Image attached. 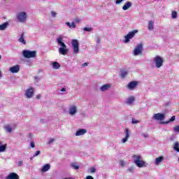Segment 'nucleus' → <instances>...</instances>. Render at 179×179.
Returning a JSON list of instances; mask_svg holds the SVG:
<instances>
[{
    "instance_id": "nucleus-1",
    "label": "nucleus",
    "mask_w": 179,
    "mask_h": 179,
    "mask_svg": "<svg viewBox=\"0 0 179 179\" xmlns=\"http://www.w3.org/2000/svg\"><path fill=\"white\" fill-rule=\"evenodd\" d=\"M133 162L137 167L142 169V167H146V162L142 159V157L141 155H134L132 156Z\"/></svg>"
},
{
    "instance_id": "nucleus-2",
    "label": "nucleus",
    "mask_w": 179,
    "mask_h": 179,
    "mask_svg": "<svg viewBox=\"0 0 179 179\" xmlns=\"http://www.w3.org/2000/svg\"><path fill=\"white\" fill-rule=\"evenodd\" d=\"M36 55H37V52L35 50H24L22 51L24 58H36Z\"/></svg>"
},
{
    "instance_id": "nucleus-3",
    "label": "nucleus",
    "mask_w": 179,
    "mask_h": 179,
    "mask_svg": "<svg viewBox=\"0 0 179 179\" xmlns=\"http://www.w3.org/2000/svg\"><path fill=\"white\" fill-rule=\"evenodd\" d=\"M153 62L156 68L159 69L163 66V64H164V59H163L162 57L157 55L154 57Z\"/></svg>"
},
{
    "instance_id": "nucleus-4",
    "label": "nucleus",
    "mask_w": 179,
    "mask_h": 179,
    "mask_svg": "<svg viewBox=\"0 0 179 179\" xmlns=\"http://www.w3.org/2000/svg\"><path fill=\"white\" fill-rule=\"evenodd\" d=\"M136 33H138V30L136 29L129 32L128 34L124 36V43H129L130 40L135 37V34H136Z\"/></svg>"
},
{
    "instance_id": "nucleus-5",
    "label": "nucleus",
    "mask_w": 179,
    "mask_h": 179,
    "mask_svg": "<svg viewBox=\"0 0 179 179\" xmlns=\"http://www.w3.org/2000/svg\"><path fill=\"white\" fill-rule=\"evenodd\" d=\"M17 19L18 22L21 23H24L27 19V13L26 12H20L17 14Z\"/></svg>"
},
{
    "instance_id": "nucleus-6",
    "label": "nucleus",
    "mask_w": 179,
    "mask_h": 179,
    "mask_svg": "<svg viewBox=\"0 0 179 179\" xmlns=\"http://www.w3.org/2000/svg\"><path fill=\"white\" fill-rule=\"evenodd\" d=\"M34 96V88L33 87H29L24 92V96L27 99H31Z\"/></svg>"
},
{
    "instance_id": "nucleus-7",
    "label": "nucleus",
    "mask_w": 179,
    "mask_h": 179,
    "mask_svg": "<svg viewBox=\"0 0 179 179\" xmlns=\"http://www.w3.org/2000/svg\"><path fill=\"white\" fill-rule=\"evenodd\" d=\"M71 45L73 50V54H78L79 52V41L76 39L71 41Z\"/></svg>"
},
{
    "instance_id": "nucleus-8",
    "label": "nucleus",
    "mask_w": 179,
    "mask_h": 179,
    "mask_svg": "<svg viewBox=\"0 0 179 179\" xmlns=\"http://www.w3.org/2000/svg\"><path fill=\"white\" fill-rule=\"evenodd\" d=\"M68 113L71 117L76 115V114H78V106H76V105H71L69 107Z\"/></svg>"
},
{
    "instance_id": "nucleus-9",
    "label": "nucleus",
    "mask_w": 179,
    "mask_h": 179,
    "mask_svg": "<svg viewBox=\"0 0 179 179\" xmlns=\"http://www.w3.org/2000/svg\"><path fill=\"white\" fill-rule=\"evenodd\" d=\"M143 50V46L142 45V44L137 45L133 51L134 55L135 57H137V55H141V54H142Z\"/></svg>"
},
{
    "instance_id": "nucleus-10",
    "label": "nucleus",
    "mask_w": 179,
    "mask_h": 179,
    "mask_svg": "<svg viewBox=\"0 0 179 179\" xmlns=\"http://www.w3.org/2000/svg\"><path fill=\"white\" fill-rule=\"evenodd\" d=\"M164 118H166L164 113H155L152 116V120H155L156 121H163Z\"/></svg>"
},
{
    "instance_id": "nucleus-11",
    "label": "nucleus",
    "mask_w": 179,
    "mask_h": 179,
    "mask_svg": "<svg viewBox=\"0 0 179 179\" xmlns=\"http://www.w3.org/2000/svg\"><path fill=\"white\" fill-rule=\"evenodd\" d=\"M56 42L57 43L58 45H60V47L66 46L65 43H64V36L62 35H60L56 38Z\"/></svg>"
},
{
    "instance_id": "nucleus-12",
    "label": "nucleus",
    "mask_w": 179,
    "mask_h": 179,
    "mask_svg": "<svg viewBox=\"0 0 179 179\" xmlns=\"http://www.w3.org/2000/svg\"><path fill=\"white\" fill-rule=\"evenodd\" d=\"M136 86H138V82L132 81V82H130L128 83L127 89H129V90H134V89H135V87H136Z\"/></svg>"
},
{
    "instance_id": "nucleus-13",
    "label": "nucleus",
    "mask_w": 179,
    "mask_h": 179,
    "mask_svg": "<svg viewBox=\"0 0 179 179\" xmlns=\"http://www.w3.org/2000/svg\"><path fill=\"white\" fill-rule=\"evenodd\" d=\"M9 71L10 72H11V73H17V72L20 71V66L17 64L15 66H13L9 69Z\"/></svg>"
},
{
    "instance_id": "nucleus-14",
    "label": "nucleus",
    "mask_w": 179,
    "mask_h": 179,
    "mask_svg": "<svg viewBox=\"0 0 179 179\" xmlns=\"http://www.w3.org/2000/svg\"><path fill=\"white\" fill-rule=\"evenodd\" d=\"M134 101H135V97L129 96L126 99L125 104H127V106H132V104H134Z\"/></svg>"
},
{
    "instance_id": "nucleus-15",
    "label": "nucleus",
    "mask_w": 179,
    "mask_h": 179,
    "mask_svg": "<svg viewBox=\"0 0 179 179\" xmlns=\"http://www.w3.org/2000/svg\"><path fill=\"white\" fill-rule=\"evenodd\" d=\"M68 51L66 45L65 47L62 46L59 48V54H62V55H66L68 54Z\"/></svg>"
},
{
    "instance_id": "nucleus-16",
    "label": "nucleus",
    "mask_w": 179,
    "mask_h": 179,
    "mask_svg": "<svg viewBox=\"0 0 179 179\" xmlns=\"http://www.w3.org/2000/svg\"><path fill=\"white\" fill-rule=\"evenodd\" d=\"M109 89H111V84H105L100 87L101 92H107Z\"/></svg>"
},
{
    "instance_id": "nucleus-17",
    "label": "nucleus",
    "mask_w": 179,
    "mask_h": 179,
    "mask_svg": "<svg viewBox=\"0 0 179 179\" xmlns=\"http://www.w3.org/2000/svg\"><path fill=\"white\" fill-rule=\"evenodd\" d=\"M6 179H19V175L16 173L12 172L6 176Z\"/></svg>"
},
{
    "instance_id": "nucleus-18",
    "label": "nucleus",
    "mask_w": 179,
    "mask_h": 179,
    "mask_svg": "<svg viewBox=\"0 0 179 179\" xmlns=\"http://www.w3.org/2000/svg\"><path fill=\"white\" fill-rule=\"evenodd\" d=\"M87 131L85 129H80L76 133V136H82V135H85Z\"/></svg>"
},
{
    "instance_id": "nucleus-19",
    "label": "nucleus",
    "mask_w": 179,
    "mask_h": 179,
    "mask_svg": "<svg viewBox=\"0 0 179 179\" xmlns=\"http://www.w3.org/2000/svg\"><path fill=\"white\" fill-rule=\"evenodd\" d=\"M131 6H132V2L127 1L126 3H124V6H122V9L123 10H128V9L131 8Z\"/></svg>"
},
{
    "instance_id": "nucleus-20",
    "label": "nucleus",
    "mask_w": 179,
    "mask_h": 179,
    "mask_svg": "<svg viewBox=\"0 0 179 179\" xmlns=\"http://www.w3.org/2000/svg\"><path fill=\"white\" fill-rule=\"evenodd\" d=\"M50 169L51 165H50V164H46L41 168V172L46 173V171H48V170H50Z\"/></svg>"
},
{
    "instance_id": "nucleus-21",
    "label": "nucleus",
    "mask_w": 179,
    "mask_h": 179,
    "mask_svg": "<svg viewBox=\"0 0 179 179\" xmlns=\"http://www.w3.org/2000/svg\"><path fill=\"white\" fill-rule=\"evenodd\" d=\"M19 43H22V44L26 45V40H24V32H22L20 35V38H18Z\"/></svg>"
},
{
    "instance_id": "nucleus-22",
    "label": "nucleus",
    "mask_w": 179,
    "mask_h": 179,
    "mask_svg": "<svg viewBox=\"0 0 179 179\" xmlns=\"http://www.w3.org/2000/svg\"><path fill=\"white\" fill-rule=\"evenodd\" d=\"M8 26H9V22H6L1 24H0V30L2 31L3 30H6L8 29Z\"/></svg>"
},
{
    "instance_id": "nucleus-23",
    "label": "nucleus",
    "mask_w": 179,
    "mask_h": 179,
    "mask_svg": "<svg viewBox=\"0 0 179 179\" xmlns=\"http://www.w3.org/2000/svg\"><path fill=\"white\" fill-rule=\"evenodd\" d=\"M173 150H175V152H177L178 153H179V142L178 141H176L175 143H173Z\"/></svg>"
},
{
    "instance_id": "nucleus-24",
    "label": "nucleus",
    "mask_w": 179,
    "mask_h": 179,
    "mask_svg": "<svg viewBox=\"0 0 179 179\" xmlns=\"http://www.w3.org/2000/svg\"><path fill=\"white\" fill-rule=\"evenodd\" d=\"M52 67L53 69H59V68H61V65L58 62H53L52 63Z\"/></svg>"
},
{
    "instance_id": "nucleus-25",
    "label": "nucleus",
    "mask_w": 179,
    "mask_h": 179,
    "mask_svg": "<svg viewBox=\"0 0 179 179\" xmlns=\"http://www.w3.org/2000/svg\"><path fill=\"white\" fill-rule=\"evenodd\" d=\"M164 159V157H159L156 158L155 159L156 166H159V164H160V163H162V162H163Z\"/></svg>"
},
{
    "instance_id": "nucleus-26",
    "label": "nucleus",
    "mask_w": 179,
    "mask_h": 179,
    "mask_svg": "<svg viewBox=\"0 0 179 179\" xmlns=\"http://www.w3.org/2000/svg\"><path fill=\"white\" fill-rule=\"evenodd\" d=\"M6 144L2 145V142L0 141V153H2L6 150Z\"/></svg>"
},
{
    "instance_id": "nucleus-27",
    "label": "nucleus",
    "mask_w": 179,
    "mask_h": 179,
    "mask_svg": "<svg viewBox=\"0 0 179 179\" xmlns=\"http://www.w3.org/2000/svg\"><path fill=\"white\" fill-rule=\"evenodd\" d=\"M155 24V22L153 21H149L148 22V30L152 31L153 29H155V27L153 25Z\"/></svg>"
},
{
    "instance_id": "nucleus-28",
    "label": "nucleus",
    "mask_w": 179,
    "mask_h": 179,
    "mask_svg": "<svg viewBox=\"0 0 179 179\" xmlns=\"http://www.w3.org/2000/svg\"><path fill=\"white\" fill-rule=\"evenodd\" d=\"M66 24L69 27L70 29H75L76 27V24H75V22H66Z\"/></svg>"
},
{
    "instance_id": "nucleus-29",
    "label": "nucleus",
    "mask_w": 179,
    "mask_h": 179,
    "mask_svg": "<svg viewBox=\"0 0 179 179\" xmlns=\"http://www.w3.org/2000/svg\"><path fill=\"white\" fill-rule=\"evenodd\" d=\"M173 121H176V116H173L169 121L162 122V124H170V122H173Z\"/></svg>"
},
{
    "instance_id": "nucleus-30",
    "label": "nucleus",
    "mask_w": 179,
    "mask_h": 179,
    "mask_svg": "<svg viewBox=\"0 0 179 179\" xmlns=\"http://www.w3.org/2000/svg\"><path fill=\"white\" fill-rule=\"evenodd\" d=\"M4 129H6V131H7V132H8V134H10V132H12V127H10V126H9V125H6L5 127H4Z\"/></svg>"
},
{
    "instance_id": "nucleus-31",
    "label": "nucleus",
    "mask_w": 179,
    "mask_h": 179,
    "mask_svg": "<svg viewBox=\"0 0 179 179\" xmlns=\"http://www.w3.org/2000/svg\"><path fill=\"white\" fill-rule=\"evenodd\" d=\"M124 134H125V138H129V136H131V134H129V129H125Z\"/></svg>"
},
{
    "instance_id": "nucleus-32",
    "label": "nucleus",
    "mask_w": 179,
    "mask_h": 179,
    "mask_svg": "<svg viewBox=\"0 0 179 179\" xmlns=\"http://www.w3.org/2000/svg\"><path fill=\"white\" fill-rule=\"evenodd\" d=\"M71 166L74 170H79V165L76 164V163H72Z\"/></svg>"
},
{
    "instance_id": "nucleus-33",
    "label": "nucleus",
    "mask_w": 179,
    "mask_h": 179,
    "mask_svg": "<svg viewBox=\"0 0 179 179\" xmlns=\"http://www.w3.org/2000/svg\"><path fill=\"white\" fill-rule=\"evenodd\" d=\"M127 75H128V71H121V74H120L121 78H125V76H127Z\"/></svg>"
},
{
    "instance_id": "nucleus-34",
    "label": "nucleus",
    "mask_w": 179,
    "mask_h": 179,
    "mask_svg": "<svg viewBox=\"0 0 179 179\" xmlns=\"http://www.w3.org/2000/svg\"><path fill=\"white\" fill-rule=\"evenodd\" d=\"M171 17L172 19H177V11H172Z\"/></svg>"
},
{
    "instance_id": "nucleus-35",
    "label": "nucleus",
    "mask_w": 179,
    "mask_h": 179,
    "mask_svg": "<svg viewBox=\"0 0 179 179\" xmlns=\"http://www.w3.org/2000/svg\"><path fill=\"white\" fill-rule=\"evenodd\" d=\"M84 31H93V28L92 27H84Z\"/></svg>"
},
{
    "instance_id": "nucleus-36",
    "label": "nucleus",
    "mask_w": 179,
    "mask_h": 179,
    "mask_svg": "<svg viewBox=\"0 0 179 179\" xmlns=\"http://www.w3.org/2000/svg\"><path fill=\"white\" fill-rule=\"evenodd\" d=\"M131 124H139V120H136V119L133 118L131 120Z\"/></svg>"
},
{
    "instance_id": "nucleus-37",
    "label": "nucleus",
    "mask_w": 179,
    "mask_h": 179,
    "mask_svg": "<svg viewBox=\"0 0 179 179\" xmlns=\"http://www.w3.org/2000/svg\"><path fill=\"white\" fill-rule=\"evenodd\" d=\"M174 132H179V125L173 127Z\"/></svg>"
},
{
    "instance_id": "nucleus-38",
    "label": "nucleus",
    "mask_w": 179,
    "mask_h": 179,
    "mask_svg": "<svg viewBox=\"0 0 179 179\" xmlns=\"http://www.w3.org/2000/svg\"><path fill=\"white\" fill-rule=\"evenodd\" d=\"M22 166H23V161H22V160L18 161L17 166L18 167H22Z\"/></svg>"
},
{
    "instance_id": "nucleus-39",
    "label": "nucleus",
    "mask_w": 179,
    "mask_h": 179,
    "mask_svg": "<svg viewBox=\"0 0 179 179\" xmlns=\"http://www.w3.org/2000/svg\"><path fill=\"white\" fill-rule=\"evenodd\" d=\"M128 139H129L128 138L124 137V138L122 139L121 143H125L126 142L128 141Z\"/></svg>"
},
{
    "instance_id": "nucleus-40",
    "label": "nucleus",
    "mask_w": 179,
    "mask_h": 179,
    "mask_svg": "<svg viewBox=\"0 0 179 179\" xmlns=\"http://www.w3.org/2000/svg\"><path fill=\"white\" fill-rule=\"evenodd\" d=\"M119 164L122 166L124 167L125 166V162L123 160L120 161Z\"/></svg>"
},
{
    "instance_id": "nucleus-41",
    "label": "nucleus",
    "mask_w": 179,
    "mask_h": 179,
    "mask_svg": "<svg viewBox=\"0 0 179 179\" xmlns=\"http://www.w3.org/2000/svg\"><path fill=\"white\" fill-rule=\"evenodd\" d=\"M52 17H57V13L55 11H51Z\"/></svg>"
},
{
    "instance_id": "nucleus-42",
    "label": "nucleus",
    "mask_w": 179,
    "mask_h": 179,
    "mask_svg": "<svg viewBox=\"0 0 179 179\" xmlns=\"http://www.w3.org/2000/svg\"><path fill=\"white\" fill-rule=\"evenodd\" d=\"M60 92H64V94H66L68 93V92L66 91V87H63L60 90Z\"/></svg>"
},
{
    "instance_id": "nucleus-43",
    "label": "nucleus",
    "mask_w": 179,
    "mask_h": 179,
    "mask_svg": "<svg viewBox=\"0 0 179 179\" xmlns=\"http://www.w3.org/2000/svg\"><path fill=\"white\" fill-rule=\"evenodd\" d=\"M90 173H96V168L91 167L90 169Z\"/></svg>"
},
{
    "instance_id": "nucleus-44",
    "label": "nucleus",
    "mask_w": 179,
    "mask_h": 179,
    "mask_svg": "<svg viewBox=\"0 0 179 179\" xmlns=\"http://www.w3.org/2000/svg\"><path fill=\"white\" fill-rule=\"evenodd\" d=\"M122 2H124V0H116L115 3L116 5H120Z\"/></svg>"
},
{
    "instance_id": "nucleus-45",
    "label": "nucleus",
    "mask_w": 179,
    "mask_h": 179,
    "mask_svg": "<svg viewBox=\"0 0 179 179\" xmlns=\"http://www.w3.org/2000/svg\"><path fill=\"white\" fill-rule=\"evenodd\" d=\"M52 142H55V139L50 138L48 143V145H51V143H52Z\"/></svg>"
},
{
    "instance_id": "nucleus-46",
    "label": "nucleus",
    "mask_w": 179,
    "mask_h": 179,
    "mask_svg": "<svg viewBox=\"0 0 179 179\" xmlns=\"http://www.w3.org/2000/svg\"><path fill=\"white\" fill-rule=\"evenodd\" d=\"M40 153H41L40 150L36 151L35 152V154L34 155V157L38 156V155H40Z\"/></svg>"
},
{
    "instance_id": "nucleus-47",
    "label": "nucleus",
    "mask_w": 179,
    "mask_h": 179,
    "mask_svg": "<svg viewBox=\"0 0 179 179\" xmlns=\"http://www.w3.org/2000/svg\"><path fill=\"white\" fill-rule=\"evenodd\" d=\"M134 168L133 166H131L128 169V171H130V173L134 172Z\"/></svg>"
},
{
    "instance_id": "nucleus-48",
    "label": "nucleus",
    "mask_w": 179,
    "mask_h": 179,
    "mask_svg": "<svg viewBox=\"0 0 179 179\" xmlns=\"http://www.w3.org/2000/svg\"><path fill=\"white\" fill-rule=\"evenodd\" d=\"M80 22V19L76 18L74 20V23H79Z\"/></svg>"
},
{
    "instance_id": "nucleus-49",
    "label": "nucleus",
    "mask_w": 179,
    "mask_h": 179,
    "mask_svg": "<svg viewBox=\"0 0 179 179\" xmlns=\"http://www.w3.org/2000/svg\"><path fill=\"white\" fill-rule=\"evenodd\" d=\"M88 65H89V63L85 62V63H84V64H82V66H83V68H85V66H87Z\"/></svg>"
},
{
    "instance_id": "nucleus-50",
    "label": "nucleus",
    "mask_w": 179,
    "mask_h": 179,
    "mask_svg": "<svg viewBox=\"0 0 179 179\" xmlns=\"http://www.w3.org/2000/svg\"><path fill=\"white\" fill-rule=\"evenodd\" d=\"M36 99L38 100H40V99H41V94H38V95H36Z\"/></svg>"
},
{
    "instance_id": "nucleus-51",
    "label": "nucleus",
    "mask_w": 179,
    "mask_h": 179,
    "mask_svg": "<svg viewBox=\"0 0 179 179\" xmlns=\"http://www.w3.org/2000/svg\"><path fill=\"white\" fill-rule=\"evenodd\" d=\"M100 38L99 37H97L96 38V44H100Z\"/></svg>"
},
{
    "instance_id": "nucleus-52",
    "label": "nucleus",
    "mask_w": 179,
    "mask_h": 179,
    "mask_svg": "<svg viewBox=\"0 0 179 179\" xmlns=\"http://www.w3.org/2000/svg\"><path fill=\"white\" fill-rule=\"evenodd\" d=\"M86 179H94V178L93 176H87L86 177Z\"/></svg>"
},
{
    "instance_id": "nucleus-53",
    "label": "nucleus",
    "mask_w": 179,
    "mask_h": 179,
    "mask_svg": "<svg viewBox=\"0 0 179 179\" xmlns=\"http://www.w3.org/2000/svg\"><path fill=\"white\" fill-rule=\"evenodd\" d=\"M34 143L33 141L31 142V148H35Z\"/></svg>"
},
{
    "instance_id": "nucleus-54",
    "label": "nucleus",
    "mask_w": 179,
    "mask_h": 179,
    "mask_svg": "<svg viewBox=\"0 0 179 179\" xmlns=\"http://www.w3.org/2000/svg\"><path fill=\"white\" fill-rule=\"evenodd\" d=\"M143 136H144V138H148V134H143Z\"/></svg>"
},
{
    "instance_id": "nucleus-55",
    "label": "nucleus",
    "mask_w": 179,
    "mask_h": 179,
    "mask_svg": "<svg viewBox=\"0 0 179 179\" xmlns=\"http://www.w3.org/2000/svg\"><path fill=\"white\" fill-rule=\"evenodd\" d=\"M2 59V55H0V61Z\"/></svg>"
},
{
    "instance_id": "nucleus-56",
    "label": "nucleus",
    "mask_w": 179,
    "mask_h": 179,
    "mask_svg": "<svg viewBox=\"0 0 179 179\" xmlns=\"http://www.w3.org/2000/svg\"><path fill=\"white\" fill-rule=\"evenodd\" d=\"M39 80H41V77L39 76Z\"/></svg>"
},
{
    "instance_id": "nucleus-57",
    "label": "nucleus",
    "mask_w": 179,
    "mask_h": 179,
    "mask_svg": "<svg viewBox=\"0 0 179 179\" xmlns=\"http://www.w3.org/2000/svg\"><path fill=\"white\" fill-rule=\"evenodd\" d=\"M0 78H1V71H0Z\"/></svg>"
}]
</instances>
